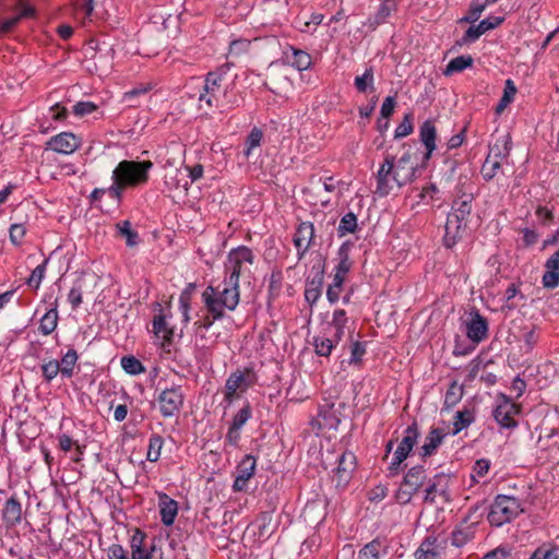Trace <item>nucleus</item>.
Returning a JSON list of instances; mask_svg holds the SVG:
<instances>
[{
    "instance_id": "nucleus-1",
    "label": "nucleus",
    "mask_w": 559,
    "mask_h": 559,
    "mask_svg": "<svg viewBox=\"0 0 559 559\" xmlns=\"http://www.w3.org/2000/svg\"><path fill=\"white\" fill-rule=\"evenodd\" d=\"M153 168L151 160H121L112 170L109 197L120 201L127 188L145 185Z\"/></svg>"
},
{
    "instance_id": "nucleus-2",
    "label": "nucleus",
    "mask_w": 559,
    "mask_h": 559,
    "mask_svg": "<svg viewBox=\"0 0 559 559\" xmlns=\"http://www.w3.org/2000/svg\"><path fill=\"white\" fill-rule=\"evenodd\" d=\"M473 195L463 193L452 203L451 213L448 215L444 233V245H455L460 241V231L462 226L466 225L472 212Z\"/></svg>"
},
{
    "instance_id": "nucleus-3",
    "label": "nucleus",
    "mask_w": 559,
    "mask_h": 559,
    "mask_svg": "<svg viewBox=\"0 0 559 559\" xmlns=\"http://www.w3.org/2000/svg\"><path fill=\"white\" fill-rule=\"evenodd\" d=\"M523 511L519 499L512 496L499 495L490 507L488 521L491 525L501 526L511 522Z\"/></svg>"
},
{
    "instance_id": "nucleus-4",
    "label": "nucleus",
    "mask_w": 559,
    "mask_h": 559,
    "mask_svg": "<svg viewBox=\"0 0 559 559\" xmlns=\"http://www.w3.org/2000/svg\"><path fill=\"white\" fill-rule=\"evenodd\" d=\"M231 67V63L226 62L205 75L203 93H201L199 97L200 103H205L210 108L219 104L218 97L223 93L221 91L222 82L230 71Z\"/></svg>"
},
{
    "instance_id": "nucleus-5",
    "label": "nucleus",
    "mask_w": 559,
    "mask_h": 559,
    "mask_svg": "<svg viewBox=\"0 0 559 559\" xmlns=\"http://www.w3.org/2000/svg\"><path fill=\"white\" fill-rule=\"evenodd\" d=\"M426 478V469L423 465H416L409 468L395 492L396 501L401 504L409 503L413 496L417 493L424 485Z\"/></svg>"
},
{
    "instance_id": "nucleus-6",
    "label": "nucleus",
    "mask_w": 559,
    "mask_h": 559,
    "mask_svg": "<svg viewBox=\"0 0 559 559\" xmlns=\"http://www.w3.org/2000/svg\"><path fill=\"white\" fill-rule=\"evenodd\" d=\"M257 382V374L251 368L237 369L231 372L226 380L224 401L231 404L238 396L237 393H243Z\"/></svg>"
},
{
    "instance_id": "nucleus-7",
    "label": "nucleus",
    "mask_w": 559,
    "mask_h": 559,
    "mask_svg": "<svg viewBox=\"0 0 559 559\" xmlns=\"http://www.w3.org/2000/svg\"><path fill=\"white\" fill-rule=\"evenodd\" d=\"M511 151L510 135L499 138L493 146L490 147V154L486 158L481 174L485 180H491L500 168V159L509 155Z\"/></svg>"
},
{
    "instance_id": "nucleus-8",
    "label": "nucleus",
    "mask_w": 559,
    "mask_h": 559,
    "mask_svg": "<svg viewBox=\"0 0 559 559\" xmlns=\"http://www.w3.org/2000/svg\"><path fill=\"white\" fill-rule=\"evenodd\" d=\"M418 438V425L416 421H414L405 429L404 437L402 438L400 444L397 445V449L393 454L392 462L389 465V471L391 475L397 474L401 464L407 459L414 445L417 443Z\"/></svg>"
},
{
    "instance_id": "nucleus-9",
    "label": "nucleus",
    "mask_w": 559,
    "mask_h": 559,
    "mask_svg": "<svg viewBox=\"0 0 559 559\" xmlns=\"http://www.w3.org/2000/svg\"><path fill=\"white\" fill-rule=\"evenodd\" d=\"M165 190L173 200H183L189 189L188 170L170 168L165 174Z\"/></svg>"
},
{
    "instance_id": "nucleus-10",
    "label": "nucleus",
    "mask_w": 559,
    "mask_h": 559,
    "mask_svg": "<svg viewBox=\"0 0 559 559\" xmlns=\"http://www.w3.org/2000/svg\"><path fill=\"white\" fill-rule=\"evenodd\" d=\"M185 394L180 385L163 390L157 403L163 417H173L178 414L183 406Z\"/></svg>"
},
{
    "instance_id": "nucleus-11",
    "label": "nucleus",
    "mask_w": 559,
    "mask_h": 559,
    "mask_svg": "<svg viewBox=\"0 0 559 559\" xmlns=\"http://www.w3.org/2000/svg\"><path fill=\"white\" fill-rule=\"evenodd\" d=\"M325 259L318 254L316 262L311 267L312 277L307 280L305 298L309 304H314L322 294L324 280Z\"/></svg>"
},
{
    "instance_id": "nucleus-12",
    "label": "nucleus",
    "mask_w": 559,
    "mask_h": 559,
    "mask_svg": "<svg viewBox=\"0 0 559 559\" xmlns=\"http://www.w3.org/2000/svg\"><path fill=\"white\" fill-rule=\"evenodd\" d=\"M394 175V156L386 155L384 157V162L380 165L377 174L376 181L377 187L374 193L379 197L383 198L391 193L394 187H396L395 181L392 180V176Z\"/></svg>"
},
{
    "instance_id": "nucleus-13",
    "label": "nucleus",
    "mask_w": 559,
    "mask_h": 559,
    "mask_svg": "<svg viewBox=\"0 0 559 559\" xmlns=\"http://www.w3.org/2000/svg\"><path fill=\"white\" fill-rule=\"evenodd\" d=\"M450 475L444 473L436 474L428 480L425 489L424 501L429 504L436 503V498L439 496L444 501H450L449 493Z\"/></svg>"
},
{
    "instance_id": "nucleus-14",
    "label": "nucleus",
    "mask_w": 559,
    "mask_h": 559,
    "mask_svg": "<svg viewBox=\"0 0 559 559\" xmlns=\"http://www.w3.org/2000/svg\"><path fill=\"white\" fill-rule=\"evenodd\" d=\"M504 21L503 16H488L481 20L477 25L469 26L463 37L456 41L462 47L464 45L476 41L483 34L501 25Z\"/></svg>"
},
{
    "instance_id": "nucleus-15",
    "label": "nucleus",
    "mask_w": 559,
    "mask_h": 559,
    "mask_svg": "<svg viewBox=\"0 0 559 559\" xmlns=\"http://www.w3.org/2000/svg\"><path fill=\"white\" fill-rule=\"evenodd\" d=\"M81 146V140L72 132H61L49 139L46 150H51L62 155H71Z\"/></svg>"
},
{
    "instance_id": "nucleus-16",
    "label": "nucleus",
    "mask_w": 559,
    "mask_h": 559,
    "mask_svg": "<svg viewBox=\"0 0 559 559\" xmlns=\"http://www.w3.org/2000/svg\"><path fill=\"white\" fill-rule=\"evenodd\" d=\"M488 321L477 310L469 312L466 320V336L475 344H479L488 337Z\"/></svg>"
},
{
    "instance_id": "nucleus-17",
    "label": "nucleus",
    "mask_w": 559,
    "mask_h": 559,
    "mask_svg": "<svg viewBox=\"0 0 559 559\" xmlns=\"http://www.w3.org/2000/svg\"><path fill=\"white\" fill-rule=\"evenodd\" d=\"M239 266H235L222 292L216 294L228 310H235L239 302Z\"/></svg>"
},
{
    "instance_id": "nucleus-18",
    "label": "nucleus",
    "mask_w": 559,
    "mask_h": 559,
    "mask_svg": "<svg viewBox=\"0 0 559 559\" xmlns=\"http://www.w3.org/2000/svg\"><path fill=\"white\" fill-rule=\"evenodd\" d=\"M417 164L412 160V155L406 152L396 162L394 160V175L392 180L401 188L412 181L416 173Z\"/></svg>"
},
{
    "instance_id": "nucleus-19",
    "label": "nucleus",
    "mask_w": 559,
    "mask_h": 559,
    "mask_svg": "<svg viewBox=\"0 0 559 559\" xmlns=\"http://www.w3.org/2000/svg\"><path fill=\"white\" fill-rule=\"evenodd\" d=\"M146 534L136 528L131 537V559H154L156 550L155 544L152 542L146 544Z\"/></svg>"
},
{
    "instance_id": "nucleus-20",
    "label": "nucleus",
    "mask_w": 559,
    "mask_h": 559,
    "mask_svg": "<svg viewBox=\"0 0 559 559\" xmlns=\"http://www.w3.org/2000/svg\"><path fill=\"white\" fill-rule=\"evenodd\" d=\"M519 412V405L506 400L495 408L493 417L501 428L513 429L518 427V421L514 419V415Z\"/></svg>"
},
{
    "instance_id": "nucleus-21",
    "label": "nucleus",
    "mask_w": 559,
    "mask_h": 559,
    "mask_svg": "<svg viewBox=\"0 0 559 559\" xmlns=\"http://www.w3.org/2000/svg\"><path fill=\"white\" fill-rule=\"evenodd\" d=\"M255 459L252 455H246L236 468V478L233 484V489L236 492L245 491L247 489L248 480L254 475Z\"/></svg>"
},
{
    "instance_id": "nucleus-22",
    "label": "nucleus",
    "mask_w": 559,
    "mask_h": 559,
    "mask_svg": "<svg viewBox=\"0 0 559 559\" xmlns=\"http://www.w3.org/2000/svg\"><path fill=\"white\" fill-rule=\"evenodd\" d=\"M160 521L165 526L174 524L178 514V502L164 492L158 493Z\"/></svg>"
},
{
    "instance_id": "nucleus-23",
    "label": "nucleus",
    "mask_w": 559,
    "mask_h": 559,
    "mask_svg": "<svg viewBox=\"0 0 559 559\" xmlns=\"http://www.w3.org/2000/svg\"><path fill=\"white\" fill-rule=\"evenodd\" d=\"M356 465V456L352 452H344L337 461L335 474L337 477V485H346L350 478Z\"/></svg>"
},
{
    "instance_id": "nucleus-24",
    "label": "nucleus",
    "mask_w": 559,
    "mask_h": 559,
    "mask_svg": "<svg viewBox=\"0 0 559 559\" xmlns=\"http://www.w3.org/2000/svg\"><path fill=\"white\" fill-rule=\"evenodd\" d=\"M2 520L8 527L16 526L22 521V504L15 496L7 500L2 510Z\"/></svg>"
},
{
    "instance_id": "nucleus-25",
    "label": "nucleus",
    "mask_w": 559,
    "mask_h": 559,
    "mask_svg": "<svg viewBox=\"0 0 559 559\" xmlns=\"http://www.w3.org/2000/svg\"><path fill=\"white\" fill-rule=\"evenodd\" d=\"M445 433L440 428H431L424 440V444L419 448V455L423 459L431 456L436 450L440 447Z\"/></svg>"
},
{
    "instance_id": "nucleus-26",
    "label": "nucleus",
    "mask_w": 559,
    "mask_h": 559,
    "mask_svg": "<svg viewBox=\"0 0 559 559\" xmlns=\"http://www.w3.org/2000/svg\"><path fill=\"white\" fill-rule=\"evenodd\" d=\"M203 301L207 311L212 314L213 320H218L224 316L223 300H221L216 294V288L209 286L202 294Z\"/></svg>"
},
{
    "instance_id": "nucleus-27",
    "label": "nucleus",
    "mask_w": 559,
    "mask_h": 559,
    "mask_svg": "<svg viewBox=\"0 0 559 559\" xmlns=\"http://www.w3.org/2000/svg\"><path fill=\"white\" fill-rule=\"evenodd\" d=\"M420 141L426 147L425 159H429L436 148L437 131L435 123L431 120H426L420 126L419 131Z\"/></svg>"
},
{
    "instance_id": "nucleus-28",
    "label": "nucleus",
    "mask_w": 559,
    "mask_h": 559,
    "mask_svg": "<svg viewBox=\"0 0 559 559\" xmlns=\"http://www.w3.org/2000/svg\"><path fill=\"white\" fill-rule=\"evenodd\" d=\"M546 269L543 276V284L547 288H555L559 284V251H556L546 262Z\"/></svg>"
},
{
    "instance_id": "nucleus-29",
    "label": "nucleus",
    "mask_w": 559,
    "mask_h": 559,
    "mask_svg": "<svg viewBox=\"0 0 559 559\" xmlns=\"http://www.w3.org/2000/svg\"><path fill=\"white\" fill-rule=\"evenodd\" d=\"M386 555V546L380 538L366 544L357 554L356 559H380L381 556Z\"/></svg>"
},
{
    "instance_id": "nucleus-30",
    "label": "nucleus",
    "mask_w": 559,
    "mask_h": 559,
    "mask_svg": "<svg viewBox=\"0 0 559 559\" xmlns=\"http://www.w3.org/2000/svg\"><path fill=\"white\" fill-rule=\"evenodd\" d=\"M219 104L215 105L221 111L240 106L242 98L235 92V84H228L224 87L222 95L218 97Z\"/></svg>"
},
{
    "instance_id": "nucleus-31",
    "label": "nucleus",
    "mask_w": 559,
    "mask_h": 559,
    "mask_svg": "<svg viewBox=\"0 0 559 559\" xmlns=\"http://www.w3.org/2000/svg\"><path fill=\"white\" fill-rule=\"evenodd\" d=\"M354 86L358 93H373L376 91L373 68L368 67L362 74L357 75L354 80Z\"/></svg>"
},
{
    "instance_id": "nucleus-32",
    "label": "nucleus",
    "mask_w": 559,
    "mask_h": 559,
    "mask_svg": "<svg viewBox=\"0 0 559 559\" xmlns=\"http://www.w3.org/2000/svg\"><path fill=\"white\" fill-rule=\"evenodd\" d=\"M393 9L394 3L391 0H385L379 5L377 12L368 17L367 25L374 29L377 26L385 23Z\"/></svg>"
},
{
    "instance_id": "nucleus-33",
    "label": "nucleus",
    "mask_w": 559,
    "mask_h": 559,
    "mask_svg": "<svg viewBox=\"0 0 559 559\" xmlns=\"http://www.w3.org/2000/svg\"><path fill=\"white\" fill-rule=\"evenodd\" d=\"M437 538L427 537L420 544L419 548L415 552L416 559H438L440 557V552L436 545Z\"/></svg>"
},
{
    "instance_id": "nucleus-34",
    "label": "nucleus",
    "mask_w": 559,
    "mask_h": 559,
    "mask_svg": "<svg viewBox=\"0 0 559 559\" xmlns=\"http://www.w3.org/2000/svg\"><path fill=\"white\" fill-rule=\"evenodd\" d=\"M292 56L286 55L288 62L296 68L298 71H304L310 68L312 63L311 56L301 50L294 47H290Z\"/></svg>"
},
{
    "instance_id": "nucleus-35",
    "label": "nucleus",
    "mask_w": 559,
    "mask_h": 559,
    "mask_svg": "<svg viewBox=\"0 0 559 559\" xmlns=\"http://www.w3.org/2000/svg\"><path fill=\"white\" fill-rule=\"evenodd\" d=\"M262 140V130L258 127L252 128L245 141L243 155L247 159L253 156L254 151L261 146Z\"/></svg>"
},
{
    "instance_id": "nucleus-36",
    "label": "nucleus",
    "mask_w": 559,
    "mask_h": 559,
    "mask_svg": "<svg viewBox=\"0 0 559 559\" xmlns=\"http://www.w3.org/2000/svg\"><path fill=\"white\" fill-rule=\"evenodd\" d=\"M338 341L340 340L334 336L332 338L325 335H317L312 338V345L317 355L328 357Z\"/></svg>"
},
{
    "instance_id": "nucleus-37",
    "label": "nucleus",
    "mask_w": 559,
    "mask_h": 559,
    "mask_svg": "<svg viewBox=\"0 0 559 559\" xmlns=\"http://www.w3.org/2000/svg\"><path fill=\"white\" fill-rule=\"evenodd\" d=\"M314 237V226L310 222L299 224L294 235V245H311Z\"/></svg>"
},
{
    "instance_id": "nucleus-38",
    "label": "nucleus",
    "mask_w": 559,
    "mask_h": 559,
    "mask_svg": "<svg viewBox=\"0 0 559 559\" xmlns=\"http://www.w3.org/2000/svg\"><path fill=\"white\" fill-rule=\"evenodd\" d=\"M474 59L469 55H462L453 58L445 67L443 74L449 76L464 71L473 66Z\"/></svg>"
},
{
    "instance_id": "nucleus-39",
    "label": "nucleus",
    "mask_w": 559,
    "mask_h": 559,
    "mask_svg": "<svg viewBox=\"0 0 559 559\" xmlns=\"http://www.w3.org/2000/svg\"><path fill=\"white\" fill-rule=\"evenodd\" d=\"M78 353L75 349L70 348L59 361L60 373L64 378H71L74 373V367L78 361Z\"/></svg>"
},
{
    "instance_id": "nucleus-40",
    "label": "nucleus",
    "mask_w": 559,
    "mask_h": 559,
    "mask_svg": "<svg viewBox=\"0 0 559 559\" xmlns=\"http://www.w3.org/2000/svg\"><path fill=\"white\" fill-rule=\"evenodd\" d=\"M474 538V528L472 525L457 526L451 536L452 545L455 547H463Z\"/></svg>"
},
{
    "instance_id": "nucleus-41",
    "label": "nucleus",
    "mask_w": 559,
    "mask_h": 559,
    "mask_svg": "<svg viewBox=\"0 0 559 559\" xmlns=\"http://www.w3.org/2000/svg\"><path fill=\"white\" fill-rule=\"evenodd\" d=\"M323 17L321 13H312L308 20L305 16H298L295 21V26L300 32L313 33L316 27L322 23Z\"/></svg>"
},
{
    "instance_id": "nucleus-42",
    "label": "nucleus",
    "mask_w": 559,
    "mask_h": 559,
    "mask_svg": "<svg viewBox=\"0 0 559 559\" xmlns=\"http://www.w3.org/2000/svg\"><path fill=\"white\" fill-rule=\"evenodd\" d=\"M57 324L58 311L56 308H52L48 310L40 319L38 330L40 331L41 334L49 335L56 330Z\"/></svg>"
},
{
    "instance_id": "nucleus-43",
    "label": "nucleus",
    "mask_w": 559,
    "mask_h": 559,
    "mask_svg": "<svg viewBox=\"0 0 559 559\" xmlns=\"http://www.w3.org/2000/svg\"><path fill=\"white\" fill-rule=\"evenodd\" d=\"M515 94L516 87L514 82L511 79H508L504 84L503 95L496 107L497 115L502 114L507 106L513 102Z\"/></svg>"
},
{
    "instance_id": "nucleus-44",
    "label": "nucleus",
    "mask_w": 559,
    "mask_h": 559,
    "mask_svg": "<svg viewBox=\"0 0 559 559\" xmlns=\"http://www.w3.org/2000/svg\"><path fill=\"white\" fill-rule=\"evenodd\" d=\"M357 216L353 212H348L340 221L337 235L344 237L347 234H353L357 229Z\"/></svg>"
},
{
    "instance_id": "nucleus-45",
    "label": "nucleus",
    "mask_w": 559,
    "mask_h": 559,
    "mask_svg": "<svg viewBox=\"0 0 559 559\" xmlns=\"http://www.w3.org/2000/svg\"><path fill=\"white\" fill-rule=\"evenodd\" d=\"M116 234L124 238L127 245H136L138 233L132 228L129 221H121L116 225Z\"/></svg>"
},
{
    "instance_id": "nucleus-46",
    "label": "nucleus",
    "mask_w": 559,
    "mask_h": 559,
    "mask_svg": "<svg viewBox=\"0 0 559 559\" xmlns=\"http://www.w3.org/2000/svg\"><path fill=\"white\" fill-rule=\"evenodd\" d=\"M347 320L345 310L337 309L333 312L330 325L334 329V337L337 340L342 338Z\"/></svg>"
},
{
    "instance_id": "nucleus-47",
    "label": "nucleus",
    "mask_w": 559,
    "mask_h": 559,
    "mask_svg": "<svg viewBox=\"0 0 559 559\" xmlns=\"http://www.w3.org/2000/svg\"><path fill=\"white\" fill-rule=\"evenodd\" d=\"M474 421V414L469 409H463L456 413L453 423V435L459 433L464 428H467Z\"/></svg>"
},
{
    "instance_id": "nucleus-48",
    "label": "nucleus",
    "mask_w": 559,
    "mask_h": 559,
    "mask_svg": "<svg viewBox=\"0 0 559 559\" xmlns=\"http://www.w3.org/2000/svg\"><path fill=\"white\" fill-rule=\"evenodd\" d=\"M153 332L157 337H160L164 341H170L173 331L167 326L166 319L163 314L154 317Z\"/></svg>"
},
{
    "instance_id": "nucleus-49",
    "label": "nucleus",
    "mask_w": 559,
    "mask_h": 559,
    "mask_svg": "<svg viewBox=\"0 0 559 559\" xmlns=\"http://www.w3.org/2000/svg\"><path fill=\"white\" fill-rule=\"evenodd\" d=\"M164 444V440L159 435H153L148 441V449L146 459L150 462H157L160 457V451Z\"/></svg>"
},
{
    "instance_id": "nucleus-50",
    "label": "nucleus",
    "mask_w": 559,
    "mask_h": 559,
    "mask_svg": "<svg viewBox=\"0 0 559 559\" xmlns=\"http://www.w3.org/2000/svg\"><path fill=\"white\" fill-rule=\"evenodd\" d=\"M229 259L231 262H234V266H239V270L241 269V261H248L249 263H252L253 255L248 247H236L234 248L229 253Z\"/></svg>"
},
{
    "instance_id": "nucleus-51",
    "label": "nucleus",
    "mask_w": 559,
    "mask_h": 559,
    "mask_svg": "<svg viewBox=\"0 0 559 559\" xmlns=\"http://www.w3.org/2000/svg\"><path fill=\"white\" fill-rule=\"evenodd\" d=\"M559 548L551 544H543L531 555L530 559H558Z\"/></svg>"
},
{
    "instance_id": "nucleus-52",
    "label": "nucleus",
    "mask_w": 559,
    "mask_h": 559,
    "mask_svg": "<svg viewBox=\"0 0 559 559\" xmlns=\"http://www.w3.org/2000/svg\"><path fill=\"white\" fill-rule=\"evenodd\" d=\"M121 367L122 369L132 376L140 374L144 372L145 368L142 362L135 358L134 356H124L121 358Z\"/></svg>"
},
{
    "instance_id": "nucleus-53",
    "label": "nucleus",
    "mask_w": 559,
    "mask_h": 559,
    "mask_svg": "<svg viewBox=\"0 0 559 559\" xmlns=\"http://www.w3.org/2000/svg\"><path fill=\"white\" fill-rule=\"evenodd\" d=\"M486 5L483 1L479 0H473L471 2L468 13L463 16L460 22H466V23H475L479 20L481 13L486 10Z\"/></svg>"
},
{
    "instance_id": "nucleus-54",
    "label": "nucleus",
    "mask_w": 559,
    "mask_h": 559,
    "mask_svg": "<svg viewBox=\"0 0 559 559\" xmlns=\"http://www.w3.org/2000/svg\"><path fill=\"white\" fill-rule=\"evenodd\" d=\"M319 180L322 182L323 189L325 192L334 193L337 197L342 195V193L344 191V186H345V183L343 181L335 180L334 177H332V176L325 177V178H320Z\"/></svg>"
},
{
    "instance_id": "nucleus-55",
    "label": "nucleus",
    "mask_w": 559,
    "mask_h": 559,
    "mask_svg": "<svg viewBox=\"0 0 559 559\" xmlns=\"http://www.w3.org/2000/svg\"><path fill=\"white\" fill-rule=\"evenodd\" d=\"M49 261V258H46L44 259V261L37 265L31 276L27 278V284L31 286V287H34L35 289H37L45 276V272H46V265Z\"/></svg>"
},
{
    "instance_id": "nucleus-56",
    "label": "nucleus",
    "mask_w": 559,
    "mask_h": 559,
    "mask_svg": "<svg viewBox=\"0 0 559 559\" xmlns=\"http://www.w3.org/2000/svg\"><path fill=\"white\" fill-rule=\"evenodd\" d=\"M252 412L249 403H247L239 412L234 416L230 426L236 429H241L246 423L251 418Z\"/></svg>"
},
{
    "instance_id": "nucleus-57",
    "label": "nucleus",
    "mask_w": 559,
    "mask_h": 559,
    "mask_svg": "<svg viewBox=\"0 0 559 559\" xmlns=\"http://www.w3.org/2000/svg\"><path fill=\"white\" fill-rule=\"evenodd\" d=\"M43 377L47 382L53 380L60 372L59 361L51 359L41 365Z\"/></svg>"
},
{
    "instance_id": "nucleus-58",
    "label": "nucleus",
    "mask_w": 559,
    "mask_h": 559,
    "mask_svg": "<svg viewBox=\"0 0 559 559\" xmlns=\"http://www.w3.org/2000/svg\"><path fill=\"white\" fill-rule=\"evenodd\" d=\"M82 283L78 281L74 283L73 287L71 288L68 295V300L73 309H76L82 304Z\"/></svg>"
},
{
    "instance_id": "nucleus-59",
    "label": "nucleus",
    "mask_w": 559,
    "mask_h": 559,
    "mask_svg": "<svg viewBox=\"0 0 559 559\" xmlns=\"http://www.w3.org/2000/svg\"><path fill=\"white\" fill-rule=\"evenodd\" d=\"M96 109L97 105L93 102H79L73 106V114L83 117L94 112Z\"/></svg>"
},
{
    "instance_id": "nucleus-60",
    "label": "nucleus",
    "mask_w": 559,
    "mask_h": 559,
    "mask_svg": "<svg viewBox=\"0 0 559 559\" xmlns=\"http://www.w3.org/2000/svg\"><path fill=\"white\" fill-rule=\"evenodd\" d=\"M272 521V515L269 512H263L258 518V524H259V536H270V525Z\"/></svg>"
},
{
    "instance_id": "nucleus-61",
    "label": "nucleus",
    "mask_w": 559,
    "mask_h": 559,
    "mask_svg": "<svg viewBox=\"0 0 559 559\" xmlns=\"http://www.w3.org/2000/svg\"><path fill=\"white\" fill-rule=\"evenodd\" d=\"M340 262L336 266V272L346 275L350 269V262L348 260L347 247H340L338 251Z\"/></svg>"
},
{
    "instance_id": "nucleus-62",
    "label": "nucleus",
    "mask_w": 559,
    "mask_h": 559,
    "mask_svg": "<svg viewBox=\"0 0 559 559\" xmlns=\"http://www.w3.org/2000/svg\"><path fill=\"white\" fill-rule=\"evenodd\" d=\"M490 468V461L487 460V459H479L475 462L474 466H473V475L472 477L475 478V476L477 477H484Z\"/></svg>"
},
{
    "instance_id": "nucleus-63",
    "label": "nucleus",
    "mask_w": 559,
    "mask_h": 559,
    "mask_svg": "<svg viewBox=\"0 0 559 559\" xmlns=\"http://www.w3.org/2000/svg\"><path fill=\"white\" fill-rule=\"evenodd\" d=\"M413 131V126L409 118L406 116L403 121L395 128L394 136L396 139L405 138Z\"/></svg>"
},
{
    "instance_id": "nucleus-64",
    "label": "nucleus",
    "mask_w": 559,
    "mask_h": 559,
    "mask_svg": "<svg viewBox=\"0 0 559 559\" xmlns=\"http://www.w3.org/2000/svg\"><path fill=\"white\" fill-rule=\"evenodd\" d=\"M108 559H129L127 550L119 544L108 548Z\"/></svg>"
}]
</instances>
